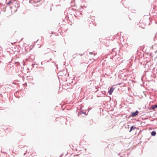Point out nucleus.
<instances>
[{"instance_id": "nucleus-1", "label": "nucleus", "mask_w": 157, "mask_h": 157, "mask_svg": "<svg viewBox=\"0 0 157 157\" xmlns=\"http://www.w3.org/2000/svg\"><path fill=\"white\" fill-rule=\"evenodd\" d=\"M138 113L139 111L138 110H136L135 112H132L131 116L132 117H135L138 114Z\"/></svg>"}, {"instance_id": "nucleus-8", "label": "nucleus", "mask_w": 157, "mask_h": 157, "mask_svg": "<svg viewBox=\"0 0 157 157\" xmlns=\"http://www.w3.org/2000/svg\"><path fill=\"white\" fill-rule=\"evenodd\" d=\"M15 63H17V66L18 67L20 65V63L19 62L17 63V62H16Z\"/></svg>"}, {"instance_id": "nucleus-9", "label": "nucleus", "mask_w": 157, "mask_h": 157, "mask_svg": "<svg viewBox=\"0 0 157 157\" xmlns=\"http://www.w3.org/2000/svg\"><path fill=\"white\" fill-rule=\"evenodd\" d=\"M63 155V154H62L61 155H60L59 156V157H62V156Z\"/></svg>"}, {"instance_id": "nucleus-5", "label": "nucleus", "mask_w": 157, "mask_h": 157, "mask_svg": "<svg viewBox=\"0 0 157 157\" xmlns=\"http://www.w3.org/2000/svg\"><path fill=\"white\" fill-rule=\"evenodd\" d=\"M157 108V104L156 105H152L151 106V109L152 110H154L156 108Z\"/></svg>"}, {"instance_id": "nucleus-4", "label": "nucleus", "mask_w": 157, "mask_h": 157, "mask_svg": "<svg viewBox=\"0 0 157 157\" xmlns=\"http://www.w3.org/2000/svg\"><path fill=\"white\" fill-rule=\"evenodd\" d=\"M82 114H84L85 115H86V113L85 112L82 111H79L78 114V116H79L80 115H81Z\"/></svg>"}, {"instance_id": "nucleus-12", "label": "nucleus", "mask_w": 157, "mask_h": 157, "mask_svg": "<svg viewBox=\"0 0 157 157\" xmlns=\"http://www.w3.org/2000/svg\"><path fill=\"white\" fill-rule=\"evenodd\" d=\"M95 53H94V55H95Z\"/></svg>"}, {"instance_id": "nucleus-7", "label": "nucleus", "mask_w": 157, "mask_h": 157, "mask_svg": "<svg viewBox=\"0 0 157 157\" xmlns=\"http://www.w3.org/2000/svg\"><path fill=\"white\" fill-rule=\"evenodd\" d=\"M12 2V1L11 0H10L7 3V5H9L10 3Z\"/></svg>"}, {"instance_id": "nucleus-10", "label": "nucleus", "mask_w": 157, "mask_h": 157, "mask_svg": "<svg viewBox=\"0 0 157 157\" xmlns=\"http://www.w3.org/2000/svg\"><path fill=\"white\" fill-rule=\"evenodd\" d=\"M93 53V52H90L89 53V54H92Z\"/></svg>"}, {"instance_id": "nucleus-15", "label": "nucleus", "mask_w": 157, "mask_h": 157, "mask_svg": "<svg viewBox=\"0 0 157 157\" xmlns=\"http://www.w3.org/2000/svg\"><path fill=\"white\" fill-rule=\"evenodd\" d=\"M156 71H157V69H156Z\"/></svg>"}, {"instance_id": "nucleus-14", "label": "nucleus", "mask_w": 157, "mask_h": 157, "mask_svg": "<svg viewBox=\"0 0 157 157\" xmlns=\"http://www.w3.org/2000/svg\"><path fill=\"white\" fill-rule=\"evenodd\" d=\"M52 59L51 58L50 59V60H51Z\"/></svg>"}, {"instance_id": "nucleus-3", "label": "nucleus", "mask_w": 157, "mask_h": 157, "mask_svg": "<svg viewBox=\"0 0 157 157\" xmlns=\"http://www.w3.org/2000/svg\"><path fill=\"white\" fill-rule=\"evenodd\" d=\"M136 128V127L134 125H132L130 127V129L129 131V132H130L132 131L135 130Z\"/></svg>"}, {"instance_id": "nucleus-13", "label": "nucleus", "mask_w": 157, "mask_h": 157, "mask_svg": "<svg viewBox=\"0 0 157 157\" xmlns=\"http://www.w3.org/2000/svg\"><path fill=\"white\" fill-rule=\"evenodd\" d=\"M5 9H6V7H5Z\"/></svg>"}, {"instance_id": "nucleus-11", "label": "nucleus", "mask_w": 157, "mask_h": 157, "mask_svg": "<svg viewBox=\"0 0 157 157\" xmlns=\"http://www.w3.org/2000/svg\"><path fill=\"white\" fill-rule=\"evenodd\" d=\"M26 152L24 154V155H25L26 154Z\"/></svg>"}, {"instance_id": "nucleus-6", "label": "nucleus", "mask_w": 157, "mask_h": 157, "mask_svg": "<svg viewBox=\"0 0 157 157\" xmlns=\"http://www.w3.org/2000/svg\"><path fill=\"white\" fill-rule=\"evenodd\" d=\"M156 135V132L155 131H152L151 132V135L152 136H155Z\"/></svg>"}, {"instance_id": "nucleus-2", "label": "nucleus", "mask_w": 157, "mask_h": 157, "mask_svg": "<svg viewBox=\"0 0 157 157\" xmlns=\"http://www.w3.org/2000/svg\"><path fill=\"white\" fill-rule=\"evenodd\" d=\"M114 90V88L113 86H111L108 91V93L109 94V95H111Z\"/></svg>"}]
</instances>
